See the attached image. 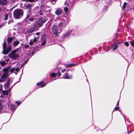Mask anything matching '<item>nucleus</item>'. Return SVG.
I'll list each match as a JSON object with an SVG mask.
<instances>
[{"instance_id": "f257e3e1", "label": "nucleus", "mask_w": 134, "mask_h": 134, "mask_svg": "<svg viewBox=\"0 0 134 134\" xmlns=\"http://www.w3.org/2000/svg\"><path fill=\"white\" fill-rule=\"evenodd\" d=\"M23 11L21 9L15 10L13 12V16L15 19H19L21 17L23 14Z\"/></svg>"}, {"instance_id": "f03ea898", "label": "nucleus", "mask_w": 134, "mask_h": 134, "mask_svg": "<svg viewBox=\"0 0 134 134\" xmlns=\"http://www.w3.org/2000/svg\"><path fill=\"white\" fill-rule=\"evenodd\" d=\"M7 44L4 41L3 44V53L4 54H7L12 49V48L10 45L8 46L6 48Z\"/></svg>"}, {"instance_id": "7ed1b4c3", "label": "nucleus", "mask_w": 134, "mask_h": 134, "mask_svg": "<svg viewBox=\"0 0 134 134\" xmlns=\"http://www.w3.org/2000/svg\"><path fill=\"white\" fill-rule=\"evenodd\" d=\"M3 71L4 73L3 74L2 77L0 79V81L2 82L6 80L8 76V72H9V69L8 68H6L3 69Z\"/></svg>"}, {"instance_id": "20e7f679", "label": "nucleus", "mask_w": 134, "mask_h": 134, "mask_svg": "<svg viewBox=\"0 0 134 134\" xmlns=\"http://www.w3.org/2000/svg\"><path fill=\"white\" fill-rule=\"evenodd\" d=\"M18 52L16 49L12 51L8 54V56L12 59H16L18 57Z\"/></svg>"}, {"instance_id": "39448f33", "label": "nucleus", "mask_w": 134, "mask_h": 134, "mask_svg": "<svg viewBox=\"0 0 134 134\" xmlns=\"http://www.w3.org/2000/svg\"><path fill=\"white\" fill-rule=\"evenodd\" d=\"M20 68L19 67L15 68L13 67L10 69V71L11 73H14L16 75H17L20 71Z\"/></svg>"}, {"instance_id": "423d86ee", "label": "nucleus", "mask_w": 134, "mask_h": 134, "mask_svg": "<svg viewBox=\"0 0 134 134\" xmlns=\"http://www.w3.org/2000/svg\"><path fill=\"white\" fill-rule=\"evenodd\" d=\"M43 23L42 20H40L35 24L34 26L35 28L40 27L42 25Z\"/></svg>"}, {"instance_id": "0eeeda50", "label": "nucleus", "mask_w": 134, "mask_h": 134, "mask_svg": "<svg viewBox=\"0 0 134 134\" xmlns=\"http://www.w3.org/2000/svg\"><path fill=\"white\" fill-rule=\"evenodd\" d=\"M52 30L54 35L56 36H58V33L57 32V27L56 25H54L52 27Z\"/></svg>"}, {"instance_id": "6e6552de", "label": "nucleus", "mask_w": 134, "mask_h": 134, "mask_svg": "<svg viewBox=\"0 0 134 134\" xmlns=\"http://www.w3.org/2000/svg\"><path fill=\"white\" fill-rule=\"evenodd\" d=\"M8 3L7 0H0V5L3 6L6 5Z\"/></svg>"}, {"instance_id": "1a4fd4ad", "label": "nucleus", "mask_w": 134, "mask_h": 134, "mask_svg": "<svg viewBox=\"0 0 134 134\" xmlns=\"http://www.w3.org/2000/svg\"><path fill=\"white\" fill-rule=\"evenodd\" d=\"M72 75H70V76H69L68 74L67 73H65L63 76V77L64 79H71L72 77Z\"/></svg>"}, {"instance_id": "9d476101", "label": "nucleus", "mask_w": 134, "mask_h": 134, "mask_svg": "<svg viewBox=\"0 0 134 134\" xmlns=\"http://www.w3.org/2000/svg\"><path fill=\"white\" fill-rule=\"evenodd\" d=\"M10 81V80L8 79L7 80V82L4 85V86L5 89H7L8 88L9 85Z\"/></svg>"}, {"instance_id": "9b49d317", "label": "nucleus", "mask_w": 134, "mask_h": 134, "mask_svg": "<svg viewBox=\"0 0 134 134\" xmlns=\"http://www.w3.org/2000/svg\"><path fill=\"white\" fill-rule=\"evenodd\" d=\"M62 12V11L61 9H57L55 12V14L57 15L60 14Z\"/></svg>"}, {"instance_id": "f8f14e48", "label": "nucleus", "mask_w": 134, "mask_h": 134, "mask_svg": "<svg viewBox=\"0 0 134 134\" xmlns=\"http://www.w3.org/2000/svg\"><path fill=\"white\" fill-rule=\"evenodd\" d=\"M43 81H42L40 82L37 83V85L41 86V87H42L46 85V83L42 84Z\"/></svg>"}, {"instance_id": "ddd939ff", "label": "nucleus", "mask_w": 134, "mask_h": 134, "mask_svg": "<svg viewBox=\"0 0 134 134\" xmlns=\"http://www.w3.org/2000/svg\"><path fill=\"white\" fill-rule=\"evenodd\" d=\"M35 29L34 28H31L30 29H28L27 32L28 33H32L34 32V31Z\"/></svg>"}, {"instance_id": "4468645a", "label": "nucleus", "mask_w": 134, "mask_h": 134, "mask_svg": "<svg viewBox=\"0 0 134 134\" xmlns=\"http://www.w3.org/2000/svg\"><path fill=\"white\" fill-rule=\"evenodd\" d=\"M13 38H14L10 37H9L7 39V41L8 42V43L9 44L10 43L12 42Z\"/></svg>"}, {"instance_id": "2eb2a0df", "label": "nucleus", "mask_w": 134, "mask_h": 134, "mask_svg": "<svg viewBox=\"0 0 134 134\" xmlns=\"http://www.w3.org/2000/svg\"><path fill=\"white\" fill-rule=\"evenodd\" d=\"M75 64H69V65H67L66 66V67L67 68H68L72 67L73 66H75Z\"/></svg>"}, {"instance_id": "dca6fc26", "label": "nucleus", "mask_w": 134, "mask_h": 134, "mask_svg": "<svg viewBox=\"0 0 134 134\" xmlns=\"http://www.w3.org/2000/svg\"><path fill=\"white\" fill-rule=\"evenodd\" d=\"M63 24L62 22H60L59 24V29L60 30H61L63 29Z\"/></svg>"}, {"instance_id": "f3484780", "label": "nucleus", "mask_w": 134, "mask_h": 134, "mask_svg": "<svg viewBox=\"0 0 134 134\" xmlns=\"http://www.w3.org/2000/svg\"><path fill=\"white\" fill-rule=\"evenodd\" d=\"M20 43V42L18 41H15L13 42V45L14 46H17Z\"/></svg>"}, {"instance_id": "a211bd4d", "label": "nucleus", "mask_w": 134, "mask_h": 134, "mask_svg": "<svg viewBox=\"0 0 134 134\" xmlns=\"http://www.w3.org/2000/svg\"><path fill=\"white\" fill-rule=\"evenodd\" d=\"M32 7V5L30 4H28L26 5V8L28 9H30Z\"/></svg>"}, {"instance_id": "6ab92c4d", "label": "nucleus", "mask_w": 134, "mask_h": 134, "mask_svg": "<svg viewBox=\"0 0 134 134\" xmlns=\"http://www.w3.org/2000/svg\"><path fill=\"white\" fill-rule=\"evenodd\" d=\"M2 92L3 94L4 95H7L8 94V91H3Z\"/></svg>"}, {"instance_id": "aec40b11", "label": "nucleus", "mask_w": 134, "mask_h": 134, "mask_svg": "<svg viewBox=\"0 0 134 134\" xmlns=\"http://www.w3.org/2000/svg\"><path fill=\"white\" fill-rule=\"evenodd\" d=\"M1 64L3 66L7 64V62L6 61L5 62L4 61H3L1 62Z\"/></svg>"}, {"instance_id": "412c9836", "label": "nucleus", "mask_w": 134, "mask_h": 134, "mask_svg": "<svg viewBox=\"0 0 134 134\" xmlns=\"http://www.w3.org/2000/svg\"><path fill=\"white\" fill-rule=\"evenodd\" d=\"M11 109H12L13 110H14L16 108V107L15 106H14V105H11Z\"/></svg>"}, {"instance_id": "4be33fe9", "label": "nucleus", "mask_w": 134, "mask_h": 134, "mask_svg": "<svg viewBox=\"0 0 134 134\" xmlns=\"http://www.w3.org/2000/svg\"><path fill=\"white\" fill-rule=\"evenodd\" d=\"M126 5H127V3L126 2H124V4L123 5L122 7V9H125Z\"/></svg>"}, {"instance_id": "5701e85b", "label": "nucleus", "mask_w": 134, "mask_h": 134, "mask_svg": "<svg viewBox=\"0 0 134 134\" xmlns=\"http://www.w3.org/2000/svg\"><path fill=\"white\" fill-rule=\"evenodd\" d=\"M56 74L54 72H53L51 74V76L52 77H55L56 76Z\"/></svg>"}, {"instance_id": "b1692460", "label": "nucleus", "mask_w": 134, "mask_h": 134, "mask_svg": "<svg viewBox=\"0 0 134 134\" xmlns=\"http://www.w3.org/2000/svg\"><path fill=\"white\" fill-rule=\"evenodd\" d=\"M8 14H6L4 16V18L3 19L4 20H7L8 19Z\"/></svg>"}, {"instance_id": "393cba45", "label": "nucleus", "mask_w": 134, "mask_h": 134, "mask_svg": "<svg viewBox=\"0 0 134 134\" xmlns=\"http://www.w3.org/2000/svg\"><path fill=\"white\" fill-rule=\"evenodd\" d=\"M130 43L132 46L134 47V40H133L131 41Z\"/></svg>"}, {"instance_id": "a878e982", "label": "nucleus", "mask_w": 134, "mask_h": 134, "mask_svg": "<svg viewBox=\"0 0 134 134\" xmlns=\"http://www.w3.org/2000/svg\"><path fill=\"white\" fill-rule=\"evenodd\" d=\"M35 19L33 18H30L28 20L32 22Z\"/></svg>"}, {"instance_id": "bb28decb", "label": "nucleus", "mask_w": 134, "mask_h": 134, "mask_svg": "<svg viewBox=\"0 0 134 134\" xmlns=\"http://www.w3.org/2000/svg\"><path fill=\"white\" fill-rule=\"evenodd\" d=\"M64 11L66 12L67 13L68 10V7H65L64 8Z\"/></svg>"}, {"instance_id": "cd10ccee", "label": "nucleus", "mask_w": 134, "mask_h": 134, "mask_svg": "<svg viewBox=\"0 0 134 134\" xmlns=\"http://www.w3.org/2000/svg\"><path fill=\"white\" fill-rule=\"evenodd\" d=\"M34 43V42H33V41L32 40H30V42L29 43V44L30 45H32Z\"/></svg>"}, {"instance_id": "c85d7f7f", "label": "nucleus", "mask_w": 134, "mask_h": 134, "mask_svg": "<svg viewBox=\"0 0 134 134\" xmlns=\"http://www.w3.org/2000/svg\"><path fill=\"white\" fill-rule=\"evenodd\" d=\"M118 47V45H115L113 48V50H115L116 49H117V48Z\"/></svg>"}, {"instance_id": "c756f323", "label": "nucleus", "mask_w": 134, "mask_h": 134, "mask_svg": "<svg viewBox=\"0 0 134 134\" xmlns=\"http://www.w3.org/2000/svg\"><path fill=\"white\" fill-rule=\"evenodd\" d=\"M23 1H26L32 2L34 1L35 0H23Z\"/></svg>"}, {"instance_id": "7c9ffc66", "label": "nucleus", "mask_w": 134, "mask_h": 134, "mask_svg": "<svg viewBox=\"0 0 134 134\" xmlns=\"http://www.w3.org/2000/svg\"><path fill=\"white\" fill-rule=\"evenodd\" d=\"M70 34V32H67V33H66L65 35V36H68Z\"/></svg>"}, {"instance_id": "2f4dec72", "label": "nucleus", "mask_w": 134, "mask_h": 134, "mask_svg": "<svg viewBox=\"0 0 134 134\" xmlns=\"http://www.w3.org/2000/svg\"><path fill=\"white\" fill-rule=\"evenodd\" d=\"M46 42V41L45 40H44V41H43V42H42V43H41V45L42 46Z\"/></svg>"}, {"instance_id": "473e14b6", "label": "nucleus", "mask_w": 134, "mask_h": 134, "mask_svg": "<svg viewBox=\"0 0 134 134\" xmlns=\"http://www.w3.org/2000/svg\"><path fill=\"white\" fill-rule=\"evenodd\" d=\"M13 21L12 20H10L8 22V24H10V23H13Z\"/></svg>"}, {"instance_id": "72a5a7b5", "label": "nucleus", "mask_w": 134, "mask_h": 134, "mask_svg": "<svg viewBox=\"0 0 134 134\" xmlns=\"http://www.w3.org/2000/svg\"><path fill=\"white\" fill-rule=\"evenodd\" d=\"M127 46H129V43L127 42H125L124 43Z\"/></svg>"}, {"instance_id": "f704fd0d", "label": "nucleus", "mask_w": 134, "mask_h": 134, "mask_svg": "<svg viewBox=\"0 0 134 134\" xmlns=\"http://www.w3.org/2000/svg\"><path fill=\"white\" fill-rule=\"evenodd\" d=\"M37 41V40L36 38H34L33 40V42H36V41Z\"/></svg>"}, {"instance_id": "c9c22d12", "label": "nucleus", "mask_w": 134, "mask_h": 134, "mask_svg": "<svg viewBox=\"0 0 134 134\" xmlns=\"http://www.w3.org/2000/svg\"><path fill=\"white\" fill-rule=\"evenodd\" d=\"M20 103H21L20 102L16 101V103L18 105H19V104H20Z\"/></svg>"}, {"instance_id": "e433bc0d", "label": "nucleus", "mask_w": 134, "mask_h": 134, "mask_svg": "<svg viewBox=\"0 0 134 134\" xmlns=\"http://www.w3.org/2000/svg\"><path fill=\"white\" fill-rule=\"evenodd\" d=\"M119 108V107H116L115 108H114V109L116 110H118Z\"/></svg>"}, {"instance_id": "4c0bfd02", "label": "nucleus", "mask_w": 134, "mask_h": 134, "mask_svg": "<svg viewBox=\"0 0 134 134\" xmlns=\"http://www.w3.org/2000/svg\"><path fill=\"white\" fill-rule=\"evenodd\" d=\"M65 71V69H62V72L63 73H64Z\"/></svg>"}, {"instance_id": "58836bf2", "label": "nucleus", "mask_w": 134, "mask_h": 134, "mask_svg": "<svg viewBox=\"0 0 134 134\" xmlns=\"http://www.w3.org/2000/svg\"><path fill=\"white\" fill-rule=\"evenodd\" d=\"M29 15L27 14V16L26 18V19H28V18H29Z\"/></svg>"}, {"instance_id": "ea45409f", "label": "nucleus", "mask_w": 134, "mask_h": 134, "mask_svg": "<svg viewBox=\"0 0 134 134\" xmlns=\"http://www.w3.org/2000/svg\"><path fill=\"white\" fill-rule=\"evenodd\" d=\"M29 47V45L28 44L25 45V47L26 48H28Z\"/></svg>"}, {"instance_id": "a19ab883", "label": "nucleus", "mask_w": 134, "mask_h": 134, "mask_svg": "<svg viewBox=\"0 0 134 134\" xmlns=\"http://www.w3.org/2000/svg\"><path fill=\"white\" fill-rule=\"evenodd\" d=\"M2 86L0 85V90H1L2 89Z\"/></svg>"}, {"instance_id": "79ce46f5", "label": "nucleus", "mask_w": 134, "mask_h": 134, "mask_svg": "<svg viewBox=\"0 0 134 134\" xmlns=\"http://www.w3.org/2000/svg\"><path fill=\"white\" fill-rule=\"evenodd\" d=\"M61 75V74L60 73H59V72H58V75L59 76H60Z\"/></svg>"}, {"instance_id": "37998d69", "label": "nucleus", "mask_w": 134, "mask_h": 134, "mask_svg": "<svg viewBox=\"0 0 134 134\" xmlns=\"http://www.w3.org/2000/svg\"><path fill=\"white\" fill-rule=\"evenodd\" d=\"M57 0H51V1H54L55 2L57 1Z\"/></svg>"}, {"instance_id": "c03bdc74", "label": "nucleus", "mask_w": 134, "mask_h": 134, "mask_svg": "<svg viewBox=\"0 0 134 134\" xmlns=\"http://www.w3.org/2000/svg\"><path fill=\"white\" fill-rule=\"evenodd\" d=\"M2 108L1 107H0V112L1 111Z\"/></svg>"}, {"instance_id": "a18cd8bd", "label": "nucleus", "mask_w": 134, "mask_h": 134, "mask_svg": "<svg viewBox=\"0 0 134 134\" xmlns=\"http://www.w3.org/2000/svg\"><path fill=\"white\" fill-rule=\"evenodd\" d=\"M119 100L118 101V102L117 103V105H118L119 104Z\"/></svg>"}, {"instance_id": "49530a36", "label": "nucleus", "mask_w": 134, "mask_h": 134, "mask_svg": "<svg viewBox=\"0 0 134 134\" xmlns=\"http://www.w3.org/2000/svg\"><path fill=\"white\" fill-rule=\"evenodd\" d=\"M40 34V33H39V32H38V33H37L36 34L37 35H39Z\"/></svg>"}, {"instance_id": "de8ad7c7", "label": "nucleus", "mask_w": 134, "mask_h": 134, "mask_svg": "<svg viewBox=\"0 0 134 134\" xmlns=\"http://www.w3.org/2000/svg\"><path fill=\"white\" fill-rule=\"evenodd\" d=\"M2 10V8H1L0 7V12Z\"/></svg>"}, {"instance_id": "09e8293b", "label": "nucleus", "mask_w": 134, "mask_h": 134, "mask_svg": "<svg viewBox=\"0 0 134 134\" xmlns=\"http://www.w3.org/2000/svg\"><path fill=\"white\" fill-rule=\"evenodd\" d=\"M40 14L41 15H42L43 14L42 13H41L40 12Z\"/></svg>"}, {"instance_id": "8fccbe9b", "label": "nucleus", "mask_w": 134, "mask_h": 134, "mask_svg": "<svg viewBox=\"0 0 134 134\" xmlns=\"http://www.w3.org/2000/svg\"><path fill=\"white\" fill-rule=\"evenodd\" d=\"M10 90H11V89H10V88L9 89V91H10Z\"/></svg>"}, {"instance_id": "3c124183", "label": "nucleus", "mask_w": 134, "mask_h": 134, "mask_svg": "<svg viewBox=\"0 0 134 134\" xmlns=\"http://www.w3.org/2000/svg\"><path fill=\"white\" fill-rule=\"evenodd\" d=\"M22 66H23V65H22L21 66V68H21L22 67Z\"/></svg>"}, {"instance_id": "603ef678", "label": "nucleus", "mask_w": 134, "mask_h": 134, "mask_svg": "<svg viewBox=\"0 0 134 134\" xmlns=\"http://www.w3.org/2000/svg\"><path fill=\"white\" fill-rule=\"evenodd\" d=\"M1 103H0V106H1Z\"/></svg>"}, {"instance_id": "864d4df0", "label": "nucleus", "mask_w": 134, "mask_h": 134, "mask_svg": "<svg viewBox=\"0 0 134 134\" xmlns=\"http://www.w3.org/2000/svg\"><path fill=\"white\" fill-rule=\"evenodd\" d=\"M55 2L53 4H55Z\"/></svg>"}, {"instance_id": "5fc2aeb1", "label": "nucleus", "mask_w": 134, "mask_h": 134, "mask_svg": "<svg viewBox=\"0 0 134 134\" xmlns=\"http://www.w3.org/2000/svg\"><path fill=\"white\" fill-rule=\"evenodd\" d=\"M1 26H0V27H1Z\"/></svg>"}]
</instances>
